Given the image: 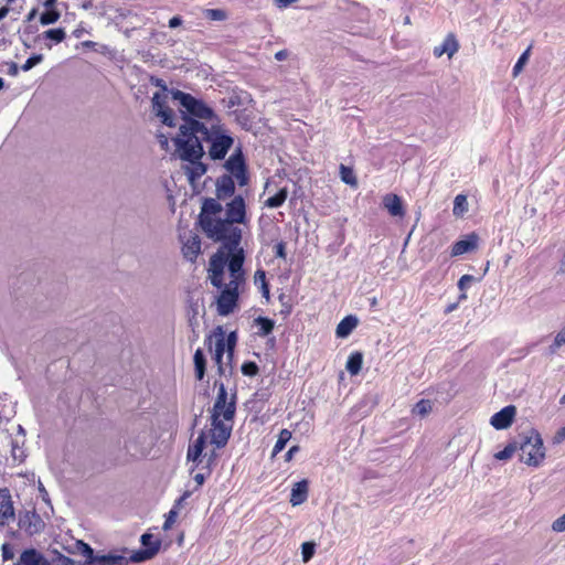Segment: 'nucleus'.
I'll use <instances>...</instances> for the list:
<instances>
[{
	"label": "nucleus",
	"mask_w": 565,
	"mask_h": 565,
	"mask_svg": "<svg viewBox=\"0 0 565 565\" xmlns=\"http://www.w3.org/2000/svg\"><path fill=\"white\" fill-rule=\"evenodd\" d=\"M308 492H309V482L308 480L303 479L301 481H298L294 484L290 493V503L291 505H300L308 499Z\"/></svg>",
	"instance_id": "21"
},
{
	"label": "nucleus",
	"mask_w": 565,
	"mask_h": 565,
	"mask_svg": "<svg viewBox=\"0 0 565 565\" xmlns=\"http://www.w3.org/2000/svg\"><path fill=\"white\" fill-rule=\"evenodd\" d=\"M287 196H288V190H287V188H282L275 195L269 196L265 201V206H267L269 209L280 207L287 200Z\"/></svg>",
	"instance_id": "29"
},
{
	"label": "nucleus",
	"mask_w": 565,
	"mask_h": 565,
	"mask_svg": "<svg viewBox=\"0 0 565 565\" xmlns=\"http://www.w3.org/2000/svg\"><path fill=\"white\" fill-rule=\"evenodd\" d=\"M255 324L258 328L257 334L260 337H267L270 334L275 328L274 320L267 318V317H258L255 319Z\"/></svg>",
	"instance_id": "28"
},
{
	"label": "nucleus",
	"mask_w": 565,
	"mask_h": 565,
	"mask_svg": "<svg viewBox=\"0 0 565 565\" xmlns=\"http://www.w3.org/2000/svg\"><path fill=\"white\" fill-rule=\"evenodd\" d=\"M191 495V492L190 491H185L178 500H175L172 509H177V511L179 512L183 501L189 498Z\"/></svg>",
	"instance_id": "55"
},
{
	"label": "nucleus",
	"mask_w": 565,
	"mask_h": 565,
	"mask_svg": "<svg viewBox=\"0 0 565 565\" xmlns=\"http://www.w3.org/2000/svg\"><path fill=\"white\" fill-rule=\"evenodd\" d=\"M339 170H340V178H341L342 182H344L348 185L354 186V188L358 186V180H356L355 173L351 167H348V166L341 163L339 167Z\"/></svg>",
	"instance_id": "30"
},
{
	"label": "nucleus",
	"mask_w": 565,
	"mask_h": 565,
	"mask_svg": "<svg viewBox=\"0 0 565 565\" xmlns=\"http://www.w3.org/2000/svg\"><path fill=\"white\" fill-rule=\"evenodd\" d=\"M201 253V239L196 234L190 233L183 242L182 254L190 262H194Z\"/></svg>",
	"instance_id": "18"
},
{
	"label": "nucleus",
	"mask_w": 565,
	"mask_h": 565,
	"mask_svg": "<svg viewBox=\"0 0 565 565\" xmlns=\"http://www.w3.org/2000/svg\"><path fill=\"white\" fill-rule=\"evenodd\" d=\"M194 480H195V482L198 483V486H202V484L204 483V480H205L204 475H202V473H196V475L194 476Z\"/></svg>",
	"instance_id": "63"
},
{
	"label": "nucleus",
	"mask_w": 565,
	"mask_h": 565,
	"mask_svg": "<svg viewBox=\"0 0 565 565\" xmlns=\"http://www.w3.org/2000/svg\"><path fill=\"white\" fill-rule=\"evenodd\" d=\"M256 275L260 276V278H262L263 296L268 299L269 298V287H268V284L266 282L265 271L264 270H258L256 273Z\"/></svg>",
	"instance_id": "51"
},
{
	"label": "nucleus",
	"mask_w": 565,
	"mask_h": 565,
	"mask_svg": "<svg viewBox=\"0 0 565 565\" xmlns=\"http://www.w3.org/2000/svg\"><path fill=\"white\" fill-rule=\"evenodd\" d=\"M204 15L212 21H224L227 18V13L222 9H206Z\"/></svg>",
	"instance_id": "39"
},
{
	"label": "nucleus",
	"mask_w": 565,
	"mask_h": 565,
	"mask_svg": "<svg viewBox=\"0 0 565 565\" xmlns=\"http://www.w3.org/2000/svg\"><path fill=\"white\" fill-rule=\"evenodd\" d=\"M565 344V327L556 334L555 339H554V345L555 347H561Z\"/></svg>",
	"instance_id": "53"
},
{
	"label": "nucleus",
	"mask_w": 565,
	"mask_h": 565,
	"mask_svg": "<svg viewBox=\"0 0 565 565\" xmlns=\"http://www.w3.org/2000/svg\"><path fill=\"white\" fill-rule=\"evenodd\" d=\"M274 250H275V256L277 258L286 259L287 254H286V243L285 242H282V241L278 242L275 245Z\"/></svg>",
	"instance_id": "48"
},
{
	"label": "nucleus",
	"mask_w": 565,
	"mask_h": 565,
	"mask_svg": "<svg viewBox=\"0 0 565 565\" xmlns=\"http://www.w3.org/2000/svg\"><path fill=\"white\" fill-rule=\"evenodd\" d=\"M100 563H111L113 565H127L128 561L126 557L120 555H103L97 558Z\"/></svg>",
	"instance_id": "37"
},
{
	"label": "nucleus",
	"mask_w": 565,
	"mask_h": 565,
	"mask_svg": "<svg viewBox=\"0 0 565 565\" xmlns=\"http://www.w3.org/2000/svg\"><path fill=\"white\" fill-rule=\"evenodd\" d=\"M82 8L84 10H99L100 13H104L106 11V4L99 0H85L82 3Z\"/></svg>",
	"instance_id": "43"
},
{
	"label": "nucleus",
	"mask_w": 565,
	"mask_h": 565,
	"mask_svg": "<svg viewBox=\"0 0 565 565\" xmlns=\"http://www.w3.org/2000/svg\"><path fill=\"white\" fill-rule=\"evenodd\" d=\"M157 138H158V141H159L161 148L163 150H168L169 149V138L163 134H159L157 136Z\"/></svg>",
	"instance_id": "56"
},
{
	"label": "nucleus",
	"mask_w": 565,
	"mask_h": 565,
	"mask_svg": "<svg viewBox=\"0 0 565 565\" xmlns=\"http://www.w3.org/2000/svg\"><path fill=\"white\" fill-rule=\"evenodd\" d=\"M383 206L388 211L392 216L403 217L405 210L403 202L397 194L390 193L383 198Z\"/></svg>",
	"instance_id": "22"
},
{
	"label": "nucleus",
	"mask_w": 565,
	"mask_h": 565,
	"mask_svg": "<svg viewBox=\"0 0 565 565\" xmlns=\"http://www.w3.org/2000/svg\"><path fill=\"white\" fill-rule=\"evenodd\" d=\"M204 344L210 352L213 351V361L217 366L218 374L224 373L223 356L225 352V332L222 327H216L214 331L206 335Z\"/></svg>",
	"instance_id": "8"
},
{
	"label": "nucleus",
	"mask_w": 565,
	"mask_h": 565,
	"mask_svg": "<svg viewBox=\"0 0 565 565\" xmlns=\"http://www.w3.org/2000/svg\"><path fill=\"white\" fill-rule=\"evenodd\" d=\"M241 284L236 281H230L221 288V294L217 297V313L220 316H228L232 313L237 306L239 296Z\"/></svg>",
	"instance_id": "10"
},
{
	"label": "nucleus",
	"mask_w": 565,
	"mask_h": 565,
	"mask_svg": "<svg viewBox=\"0 0 565 565\" xmlns=\"http://www.w3.org/2000/svg\"><path fill=\"white\" fill-rule=\"evenodd\" d=\"M232 175L223 174L216 179L215 194L218 200H225L234 195L235 182Z\"/></svg>",
	"instance_id": "15"
},
{
	"label": "nucleus",
	"mask_w": 565,
	"mask_h": 565,
	"mask_svg": "<svg viewBox=\"0 0 565 565\" xmlns=\"http://www.w3.org/2000/svg\"><path fill=\"white\" fill-rule=\"evenodd\" d=\"M552 530L555 532H565V513L563 515H561L559 518H557L552 523Z\"/></svg>",
	"instance_id": "50"
},
{
	"label": "nucleus",
	"mask_w": 565,
	"mask_h": 565,
	"mask_svg": "<svg viewBox=\"0 0 565 565\" xmlns=\"http://www.w3.org/2000/svg\"><path fill=\"white\" fill-rule=\"evenodd\" d=\"M431 408L429 399H420L416 403L413 413L424 417L431 412Z\"/></svg>",
	"instance_id": "34"
},
{
	"label": "nucleus",
	"mask_w": 565,
	"mask_h": 565,
	"mask_svg": "<svg viewBox=\"0 0 565 565\" xmlns=\"http://www.w3.org/2000/svg\"><path fill=\"white\" fill-rule=\"evenodd\" d=\"M179 132L186 139H198L200 145L203 141L209 142L207 152L212 160L224 159L234 143V139L226 134L221 125L212 124V127L207 128L203 122L189 118V116L183 117V124L179 127Z\"/></svg>",
	"instance_id": "3"
},
{
	"label": "nucleus",
	"mask_w": 565,
	"mask_h": 565,
	"mask_svg": "<svg viewBox=\"0 0 565 565\" xmlns=\"http://www.w3.org/2000/svg\"><path fill=\"white\" fill-rule=\"evenodd\" d=\"M194 374L198 381H202L206 372V359L202 349H196L193 355Z\"/></svg>",
	"instance_id": "24"
},
{
	"label": "nucleus",
	"mask_w": 565,
	"mask_h": 565,
	"mask_svg": "<svg viewBox=\"0 0 565 565\" xmlns=\"http://www.w3.org/2000/svg\"><path fill=\"white\" fill-rule=\"evenodd\" d=\"M85 32V29L83 26H78L76 28L74 31H73V35L77 39L82 38V35L84 34Z\"/></svg>",
	"instance_id": "62"
},
{
	"label": "nucleus",
	"mask_w": 565,
	"mask_h": 565,
	"mask_svg": "<svg viewBox=\"0 0 565 565\" xmlns=\"http://www.w3.org/2000/svg\"><path fill=\"white\" fill-rule=\"evenodd\" d=\"M173 142L179 158L189 162L184 167L189 181L195 182L206 172V166L201 162L204 154L203 146L200 145L198 139H186L180 132L173 138Z\"/></svg>",
	"instance_id": "4"
},
{
	"label": "nucleus",
	"mask_w": 565,
	"mask_h": 565,
	"mask_svg": "<svg viewBox=\"0 0 565 565\" xmlns=\"http://www.w3.org/2000/svg\"><path fill=\"white\" fill-rule=\"evenodd\" d=\"M140 542L145 548H140L129 556V561L132 563L151 559L158 554L161 546L160 540H154L153 535L149 533L142 534Z\"/></svg>",
	"instance_id": "12"
},
{
	"label": "nucleus",
	"mask_w": 565,
	"mask_h": 565,
	"mask_svg": "<svg viewBox=\"0 0 565 565\" xmlns=\"http://www.w3.org/2000/svg\"><path fill=\"white\" fill-rule=\"evenodd\" d=\"M468 211V201L465 194H458L454 201L452 212L456 216H461Z\"/></svg>",
	"instance_id": "32"
},
{
	"label": "nucleus",
	"mask_w": 565,
	"mask_h": 565,
	"mask_svg": "<svg viewBox=\"0 0 565 565\" xmlns=\"http://www.w3.org/2000/svg\"><path fill=\"white\" fill-rule=\"evenodd\" d=\"M171 96L174 100L180 103V105L185 109V113L191 116L190 118H199L212 121L217 119L213 108H211L202 99H198L191 94L179 89L171 90Z\"/></svg>",
	"instance_id": "6"
},
{
	"label": "nucleus",
	"mask_w": 565,
	"mask_h": 565,
	"mask_svg": "<svg viewBox=\"0 0 565 565\" xmlns=\"http://www.w3.org/2000/svg\"><path fill=\"white\" fill-rule=\"evenodd\" d=\"M478 241L479 236L476 233H470L465 239L457 241L452 244L450 255L457 257L475 250L478 247Z\"/></svg>",
	"instance_id": "17"
},
{
	"label": "nucleus",
	"mask_w": 565,
	"mask_h": 565,
	"mask_svg": "<svg viewBox=\"0 0 565 565\" xmlns=\"http://www.w3.org/2000/svg\"><path fill=\"white\" fill-rule=\"evenodd\" d=\"M178 514L179 512L177 511V509H171L167 514H166V519H164V522H163V525H162V530L163 531H169L172 529L173 524L175 523L177 521V518H178Z\"/></svg>",
	"instance_id": "44"
},
{
	"label": "nucleus",
	"mask_w": 565,
	"mask_h": 565,
	"mask_svg": "<svg viewBox=\"0 0 565 565\" xmlns=\"http://www.w3.org/2000/svg\"><path fill=\"white\" fill-rule=\"evenodd\" d=\"M205 434L202 431L198 438L195 439V441L193 443L192 446L189 447L188 449V459L189 460H192V461H196L200 459L202 452H203V449L205 447Z\"/></svg>",
	"instance_id": "25"
},
{
	"label": "nucleus",
	"mask_w": 565,
	"mask_h": 565,
	"mask_svg": "<svg viewBox=\"0 0 565 565\" xmlns=\"http://www.w3.org/2000/svg\"><path fill=\"white\" fill-rule=\"evenodd\" d=\"M79 544L83 547V552H84V555L87 557V561L89 563H92L94 561V551H93V548L88 544H86L84 542H79Z\"/></svg>",
	"instance_id": "52"
},
{
	"label": "nucleus",
	"mask_w": 565,
	"mask_h": 565,
	"mask_svg": "<svg viewBox=\"0 0 565 565\" xmlns=\"http://www.w3.org/2000/svg\"><path fill=\"white\" fill-rule=\"evenodd\" d=\"M363 365V354L360 351L352 352L347 361V371L351 375H358Z\"/></svg>",
	"instance_id": "26"
},
{
	"label": "nucleus",
	"mask_w": 565,
	"mask_h": 565,
	"mask_svg": "<svg viewBox=\"0 0 565 565\" xmlns=\"http://www.w3.org/2000/svg\"><path fill=\"white\" fill-rule=\"evenodd\" d=\"M156 86L160 87V92H156L152 96V111L160 118L161 122L168 127L175 126V116L173 110L168 105L169 89L163 79L158 78Z\"/></svg>",
	"instance_id": "7"
},
{
	"label": "nucleus",
	"mask_w": 565,
	"mask_h": 565,
	"mask_svg": "<svg viewBox=\"0 0 565 565\" xmlns=\"http://www.w3.org/2000/svg\"><path fill=\"white\" fill-rule=\"evenodd\" d=\"M13 556H14V553H13L12 548L8 544H4L2 546V557H3V559L4 561L11 559V558H13Z\"/></svg>",
	"instance_id": "54"
},
{
	"label": "nucleus",
	"mask_w": 565,
	"mask_h": 565,
	"mask_svg": "<svg viewBox=\"0 0 565 565\" xmlns=\"http://www.w3.org/2000/svg\"><path fill=\"white\" fill-rule=\"evenodd\" d=\"M516 450V446L513 445V444H509L507 445L502 450H500L499 452H497L494 455V457L498 459V460H505V459H509L511 458L514 452Z\"/></svg>",
	"instance_id": "45"
},
{
	"label": "nucleus",
	"mask_w": 565,
	"mask_h": 565,
	"mask_svg": "<svg viewBox=\"0 0 565 565\" xmlns=\"http://www.w3.org/2000/svg\"><path fill=\"white\" fill-rule=\"evenodd\" d=\"M358 318L355 316L349 315L344 317L335 329V334L338 338H347L358 326Z\"/></svg>",
	"instance_id": "23"
},
{
	"label": "nucleus",
	"mask_w": 565,
	"mask_h": 565,
	"mask_svg": "<svg viewBox=\"0 0 565 565\" xmlns=\"http://www.w3.org/2000/svg\"><path fill=\"white\" fill-rule=\"evenodd\" d=\"M60 19V13L55 10H49L41 14L40 22L43 25L55 23Z\"/></svg>",
	"instance_id": "41"
},
{
	"label": "nucleus",
	"mask_w": 565,
	"mask_h": 565,
	"mask_svg": "<svg viewBox=\"0 0 565 565\" xmlns=\"http://www.w3.org/2000/svg\"><path fill=\"white\" fill-rule=\"evenodd\" d=\"M241 370H242V373L246 376H255L259 372L258 365L253 361L243 363Z\"/></svg>",
	"instance_id": "46"
},
{
	"label": "nucleus",
	"mask_w": 565,
	"mask_h": 565,
	"mask_svg": "<svg viewBox=\"0 0 565 565\" xmlns=\"http://www.w3.org/2000/svg\"><path fill=\"white\" fill-rule=\"evenodd\" d=\"M459 50V43L454 33L447 34L443 43L438 46L434 47V55L436 57H440L444 54H447L449 58L454 56Z\"/></svg>",
	"instance_id": "19"
},
{
	"label": "nucleus",
	"mask_w": 565,
	"mask_h": 565,
	"mask_svg": "<svg viewBox=\"0 0 565 565\" xmlns=\"http://www.w3.org/2000/svg\"><path fill=\"white\" fill-rule=\"evenodd\" d=\"M15 565H51L47 558L35 548H28L22 552Z\"/></svg>",
	"instance_id": "20"
},
{
	"label": "nucleus",
	"mask_w": 565,
	"mask_h": 565,
	"mask_svg": "<svg viewBox=\"0 0 565 565\" xmlns=\"http://www.w3.org/2000/svg\"><path fill=\"white\" fill-rule=\"evenodd\" d=\"M565 439V426L562 427L555 435V440L557 443H561Z\"/></svg>",
	"instance_id": "61"
},
{
	"label": "nucleus",
	"mask_w": 565,
	"mask_h": 565,
	"mask_svg": "<svg viewBox=\"0 0 565 565\" xmlns=\"http://www.w3.org/2000/svg\"><path fill=\"white\" fill-rule=\"evenodd\" d=\"M228 260V255L224 252H216L209 262L207 270H224Z\"/></svg>",
	"instance_id": "27"
},
{
	"label": "nucleus",
	"mask_w": 565,
	"mask_h": 565,
	"mask_svg": "<svg viewBox=\"0 0 565 565\" xmlns=\"http://www.w3.org/2000/svg\"><path fill=\"white\" fill-rule=\"evenodd\" d=\"M224 167L230 172V175L235 178L239 186H244L248 183L247 166L241 147L234 150L225 161Z\"/></svg>",
	"instance_id": "9"
},
{
	"label": "nucleus",
	"mask_w": 565,
	"mask_h": 565,
	"mask_svg": "<svg viewBox=\"0 0 565 565\" xmlns=\"http://www.w3.org/2000/svg\"><path fill=\"white\" fill-rule=\"evenodd\" d=\"M237 337L235 332H231L227 337L225 335V352L227 358L232 359L236 347Z\"/></svg>",
	"instance_id": "38"
},
{
	"label": "nucleus",
	"mask_w": 565,
	"mask_h": 565,
	"mask_svg": "<svg viewBox=\"0 0 565 565\" xmlns=\"http://www.w3.org/2000/svg\"><path fill=\"white\" fill-rule=\"evenodd\" d=\"M218 387L214 405L211 409V429L210 438L211 444L216 448L226 446L234 425V417L236 413V393L228 397L225 385L215 382Z\"/></svg>",
	"instance_id": "2"
},
{
	"label": "nucleus",
	"mask_w": 565,
	"mask_h": 565,
	"mask_svg": "<svg viewBox=\"0 0 565 565\" xmlns=\"http://www.w3.org/2000/svg\"><path fill=\"white\" fill-rule=\"evenodd\" d=\"M472 280H473V276H471V275L467 274V275L461 276L460 279L458 280V288L461 291H465L470 286Z\"/></svg>",
	"instance_id": "49"
},
{
	"label": "nucleus",
	"mask_w": 565,
	"mask_h": 565,
	"mask_svg": "<svg viewBox=\"0 0 565 565\" xmlns=\"http://www.w3.org/2000/svg\"><path fill=\"white\" fill-rule=\"evenodd\" d=\"M521 459L532 467H539L545 459V448L540 433L531 429L520 444Z\"/></svg>",
	"instance_id": "5"
},
{
	"label": "nucleus",
	"mask_w": 565,
	"mask_h": 565,
	"mask_svg": "<svg viewBox=\"0 0 565 565\" xmlns=\"http://www.w3.org/2000/svg\"><path fill=\"white\" fill-rule=\"evenodd\" d=\"M288 57V52L287 50H280L278 51L276 54H275V58L277 61H284Z\"/></svg>",
	"instance_id": "60"
},
{
	"label": "nucleus",
	"mask_w": 565,
	"mask_h": 565,
	"mask_svg": "<svg viewBox=\"0 0 565 565\" xmlns=\"http://www.w3.org/2000/svg\"><path fill=\"white\" fill-rule=\"evenodd\" d=\"M300 450L299 446H292L285 455V460L290 461L296 452Z\"/></svg>",
	"instance_id": "57"
},
{
	"label": "nucleus",
	"mask_w": 565,
	"mask_h": 565,
	"mask_svg": "<svg viewBox=\"0 0 565 565\" xmlns=\"http://www.w3.org/2000/svg\"><path fill=\"white\" fill-rule=\"evenodd\" d=\"M278 300L281 306L280 315H282L284 317H288L292 311V303L290 297L286 294H280L278 296Z\"/></svg>",
	"instance_id": "36"
},
{
	"label": "nucleus",
	"mask_w": 565,
	"mask_h": 565,
	"mask_svg": "<svg viewBox=\"0 0 565 565\" xmlns=\"http://www.w3.org/2000/svg\"><path fill=\"white\" fill-rule=\"evenodd\" d=\"M182 24V19L179 15H174L169 20V26L170 28H178Z\"/></svg>",
	"instance_id": "58"
},
{
	"label": "nucleus",
	"mask_w": 565,
	"mask_h": 565,
	"mask_svg": "<svg viewBox=\"0 0 565 565\" xmlns=\"http://www.w3.org/2000/svg\"><path fill=\"white\" fill-rule=\"evenodd\" d=\"M42 60H43V55L42 54H34V55L30 56L25 61V63L21 66V68H22V71L28 72L32 67H34L36 64L42 62Z\"/></svg>",
	"instance_id": "47"
},
{
	"label": "nucleus",
	"mask_w": 565,
	"mask_h": 565,
	"mask_svg": "<svg viewBox=\"0 0 565 565\" xmlns=\"http://www.w3.org/2000/svg\"><path fill=\"white\" fill-rule=\"evenodd\" d=\"M316 544L313 542H305L301 545V555L305 563L309 562L315 554Z\"/></svg>",
	"instance_id": "42"
},
{
	"label": "nucleus",
	"mask_w": 565,
	"mask_h": 565,
	"mask_svg": "<svg viewBox=\"0 0 565 565\" xmlns=\"http://www.w3.org/2000/svg\"><path fill=\"white\" fill-rule=\"evenodd\" d=\"M245 200L242 195H235L226 204V218L206 223L213 242H221L227 249H235L242 241V230L236 224H247Z\"/></svg>",
	"instance_id": "1"
},
{
	"label": "nucleus",
	"mask_w": 565,
	"mask_h": 565,
	"mask_svg": "<svg viewBox=\"0 0 565 565\" xmlns=\"http://www.w3.org/2000/svg\"><path fill=\"white\" fill-rule=\"evenodd\" d=\"M43 36L45 39L53 40L55 43H61L62 41H64L66 34L62 28H57V29H50V30L43 32Z\"/></svg>",
	"instance_id": "35"
},
{
	"label": "nucleus",
	"mask_w": 565,
	"mask_h": 565,
	"mask_svg": "<svg viewBox=\"0 0 565 565\" xmlns=\"http://www.w3.org/2000/svg\"><path fill=\"white\" fill-rule=\"evenodd\" d=\"M207 277L215 288L221 289L224 287V270H207Z\"/></svg>",
	"instance_id": "33"
},
{
	"label": "nucleus",
	"mask_w": 565,
	"mask_h": 565,
	"mask_svg": "<svg viewBox=\"0 0 565 565\" xmlns=\"http://www.w3.org/2000/svg\"><path fill=\"white\" fill-rule=\"evenodd\" d=\"M63 565H76V562L70 557H64Z\"/></svg>",
	"instance_id": "64"
},
{
	"label": "nucleus",
	"mask_w": 565,
	"mask_h": 565,
	"mask_svg": "<svg viewBox=\"0 0 565 565\" xmlns=\"http://www.w3.org/2000/svg\"><path fill=\"white\" fill-rule=\"evenodd\" d=\"M223 211V206L220 203L217 198H207L203 201L202 210L199 216L200 226L207 238L211 239V232L209 231V226L206 223L210 221L214 223L216 221H222L217 215Z\"/></svg>",
	"instance_id": "11"
},
{
	"label": "nucleus",
	"mask_w": 565,
	"mask_h": 565,
	"mask_svg": "<svg viewBox=\"0 0 565 565\" xmlns=\"http://www.w3.org/2000/svg\"><path fill=\"white\" fill-rule=\"evenodd\" d=\"M516 408L514 405H508L492 415L490 424L498 430L507 429L514 420Z\"/></svg>",
	"instance_id": "14"
},
{
	"label": "nucleus",
	"mask_w": 565,
	"mask_h": 565,
	"mask_svg": "<svg viewBox=\"0 0 565 565\" xmlns=\"http://www.w3.org/2000/svg\"><path fill=\"white\" fill-rule=\"evenodd\" d=\"M231 253L228 255L227 266L231 275L230 281H236L238 284H243L244 278V252L242 248L236 247L235 249H228Z\"/></svg>",
	"instance_id": "13"
},
{
	"label": "nucleus",
	"mask_w": 565,
	"mask_h": 565,
	"mask_svg": "<svg viewBox=\"0 0 565 565\" xmlns=\"http://www.w3.org/2000/svg\"><path fill=\"white\" fill-rule=\"evenodd\" d=\"M13 516L14 509L10 491L7 488L0 489V525L8 524Z\"/></svg>",
	"instance_id": "16"
},
{
	"label": "nucleus",
	"mask_w": 565,
	"mask_h": 565,
	"mask_svg": "<svg viewBox=\"0 0 565 565\" xmlns=\"http://www.w3.org/2000/svg\"><path fill=\"white\" fill-rule=\"evenodd\" d=\"M290 438H291V431L286 428L281 429L278 435V439L274 446L271 456L275 457L277 454H279L286 447V445L290 440Z\"/></svg>",
	"instance_id": "31"
},
{
	"label": "nucleus",
	"mask_w": 565,
	"mask_h": 565,
	"mask_svg": "<svg viewBox=\"0 0 565 565\" xmlns=\"http://www.w3.org/2000/svg\"><path fill=\"white\" fill-rule=\"evenodd\" d=\"M81 45H82V47H84V49L96 50L97 43H96V42H94V41H89V40H87V41H83V42L81 43Z\"/></svg>",
	"instance_id": "59"
},
{
	"label": "nucleus",
	"mask_w": 565,
	"mask_h": 565,
	"mask_svg": "<svg viewBox=\"0 0 565 565\" xmlns=\"http://www.w3.org/2000/svg\"><path fill=\"white\" fill-rule=\"evenodd\" d=\"M529 56H530V47L526 49L521 54V56L516 61L515 65L513 66L512 74H513L514 77H516L521 73V71L523 70V66L526 64V62L529 60Z\"/></svg>",
	"instance_id": "40"
}]
</instances>
